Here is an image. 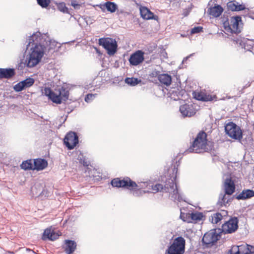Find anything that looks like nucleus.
<instances>
[{"mask_svg": "<svg viewBox=\"0 0 254 254\" xmlns=\"http://www.w3.org/2000/svg\"><path fill=\"white\" fill-rule=\"evenodd\" d=\"M47 36L40 32L33 33L27 39L26 43L27 56L26 64L28 67H33L39 64L46 53L45 41Z\"/></svg>", "mask_w": 254, "mask_h": 254, "instance_id": "obj_1", "label": "nucleus"}, {"mask_svg": "<svg viewBox=\"0 0 254 254\" xmlns=\"http://www.w3.org/2000/svg\"><path fill=\"white\" fill-rule=\"evenodd\" d=\"M176 177V175L173 179H168L164 187L160 184L151 186L153 192L155 193L160 191L163 192L169 193V197L171 200L174 201L177 200L179 202L183 200V197L179 192L176 183L175 182Z\"/></svg>", "mask_w": 254, "mask_h": 254, "instance_id": "obj_2", "label": "nucleus"}, {"mask_svg": "<svg viewBox=\"0 0 254 254\" xmlns=\"http://www.w3.org/2000/svg\"><path fill=\"white\" fill-rule=\"evenodd\" d=\"M207 145V134L204 131H200L185 153H200L205 152L208 149Z\"/></svg>", "mask_w": 254, "mask_h": 254, "instance_id": "obj_3", "label": "nucleus"}, {"mask_svg": "<svg viewBox=\"0 0 254 254\" xmlns=\"http://www.w3.org/2000/svg\"><path fill=\"white\" fill-rule=\"evenodd\" d=\"M46 96H48L53 102L61 104L62 101H65L68 99L69 91L67 88L62 87L56 91H53L50 88L46 87L43 92Z\"/></svg>", "mask_w": 254, "mask_h": 254, "instance_id": "obj_4", "label": "nucleus"}, {"mask_svg": "<svg viewBox=\"0 0 254 254\" xmlns=\"http://www.w3.org/2000/svg\"><path fill=\"white\" fill-rule=\"evenodd\" d=\"M242 22L241 17L236 16L231 17L230 19H228L223 22V26L227 32L232 34H237L241 32V27L240 23Z\"/></svg>", "mask_w": 254, "mask_h": 254, "instance_id": "obj_5", "label": "nucleus"}, {"mask_svg": "<svg viewBox=\"0 0 254 254\" xmlns=\"http://www.w3.org/2000/svg\"><path fill=\"white\" fill-rule=\"evenodd\" d=\"M185 240L182 237L175 239L172 244L168 248V254H183L185 249Z\"/></svg>", "mask_w": 254, "mask_h": 254, "instance_id": "obj_6", "label": "nucleus"}, {"mask_svg": "<svg viewBox=\"0 0 254 254\" xmlns=\"http://www.w3.org/2000/svg\"><path fill=\"white\" fill-rule=\"evenodd\" d=\"M225 131L233 139L240 140L243 137L241 128L233 122H229L225 126Z\"/></svg>", "mask_w": 254, "mask_h": 254, "instance_id": "obj_7", "label": "nucleus"}, {"mask_svg": "<svg viewBox=\"0 0 254 254\" xmlns=\"http://www.w3.org/2000/svg\"><path fill=\"white\" fill-rule=\"evenodd\" d=\"M42 35H46L47 38L44 42L46 57H51L55 52H60L63 47V44H61L54 40L51 39L47 33H43Z\"/></svg>", "mask_w": 254, "mask_h": 254, "instance_id": "obj_8", "label": "nucleus"}, {"mask_svg": "<svg viewBox=\"0 0 254 254\" xmlns=\"http://www.w3.org/2000/svg\"><path fill=\"white\" fill-rule=\"evenodd\" d=\"M99 44L107 51L110 56L114 55L117 52L118 45L115 39L111 38H100Z\"/></svg>", "mask_w": 254, "mask_h": 254, "instance_id": "obj_9", "label": "nucleus"}, {"mask_svg": "<svg viewBox=\"0 0 254 254\" xmlns=\"http://www.w3.org/2000/svg\"><path fill=\"white\" fill-rule=\"evenodd\" d=\"M111 184L113 187L126 188L128 190H133L138 187L137 184L128 177L122 180L118 178H115L112 180Z\"/></svg>", "mask_w": 254, "mask_h": 254, "instance_id": "obj_10", "label": "nucleus"}, {"mask_svg": "<svg viewBox=\"0 0 254 254\" xmlns=\"http://www.w3.org/2000/svg\"><path fill=\"white\" fill-rule=\"evenodd\" d=\"M221 231L220 228L214 229L211 231L206 233L203 236L202 242L208 246L214 244L221 238Z\"/></svg>", "mask_w": 254, "mask_h": 254, "instance_id": "obj_11", "label": "nucleus"}, {"mask_svg": "<svg viewBox=\"0 0 254 254\" xmlns=\"http://www.w3.org/2000/svg\"><path fill=\"white\" fill-rule=\"evenodd\" d=\"M238 222L237 217L231 218L222 225L221 228H220L221 234H226L234 233L238 228Z\"/></svg>", "mask_w": 254, "mask_h": 254, "instance_id": "obj_12", "label": "nucleus"}, {"mask_svg": "<svg viewBox=\"0 0 254 254\" xmlns=\"http://www.w3.org/2000/svg\"><path fill=\"white\" fill-rule=\"evenodd\" d=\"M228 254H254V247L248 244L233 246Z\"/></svg>", "mask_w": 254, "mask_h": 254, "instance_id": "obj_13", "label": "nucleus"}, {"mask_svg": "<svg viewBox=\"0 0 254 254\" xmlns=\"http://www.w3.org/2000/svg\"><path fill=\"white\" fill-rule=\"evenodd\" d=\"M231 39L237 44H239L244 47V49L247 51H249L253 54V49H254V42L252 41L242 39L241 37L237 36L235 37L233 36Z\"/></svg>", "mask_w": 254, "mask_h": 254, "instance_id": "obj_14", "label": "nucleus"}, {"mask_svg": "<svg viewBox=\"0 0 254 254\" xmlns=\"http://www.w3.org/2000/svg\"><path fill=\"white\" fill-rule=\"evenodd\" d=\"M64 143L68 149H73L78 143V137L77 134L72 131L68 132L64 138Z\"/></svg>", "mask_w": 254, "mask_h": 254, "instance_id": "obj_15", "label": "nucleus"}, {"mask_svg": "<svg viewBox=\"0 0 254 254\" xmlns=\"http://www.w3.org/2000/svg\"><path fill=\"white\" fill-rule=\"evenodd\" d=\"M192 103H186L180 107V112L184 117H190L195 115L196 110Z\"/></svg>", "mask_w": 254, "mask_h": 254, "instance_id": "obj_16", "label": "nucleus"}, {"mask_svg": "<svg viewBox=\"0 0 254 254\" xmlns=\"http://www.w3.org/2000/svg\"><path fill=\"white\" fill-rule=\"evenodd\" d=\"M144 53L138 50L132 53L128 59L129 63L131 65L137 66L141 64L144 60Z\"/></svg>", "mask_w": 254, "mask_h": 254, "instance_id": "obj_17", "label": "nucleus"}, {"mask_svg": "<svg viewBox=\"0 0 254 254\" xmlns=\"http://www.w3.org/2000/svg\"><path fill=\"white\" fill-rule=\"evenodd\" d=\"M141 17L146 20L153 19L157 20L158 16L154 15L148 8L145 6H141L139 8Z\"/></svg>", "mask_w": 254, "mask_h": 254, "instance_id": "obj_18", "label": "nucleus"}, {"mask_svg": "<svg viewBox=\"0 0 254 254\" xmlns=\"http://www.w3.org/2000/svg\"><path fill=\"white\" fill-rule=\"evenodd\" d=\"M228 212L227 211L221 210L220 212L212 214L209 217V220L213 224H217L222 220L224 217L226 216Z\"/></svg>", "mask_w": 254, "mask_h": 254, "instance_id": "obj_19", "label": "nucleus"}, {"mask_svg": "<svg viewBox=\"0 0 254 254\" xmlns=\"http://www.w3.org/2000/svg\"><path fill=\"white\" fill-rule=\"evenodd\" d=\"M224 187L225 189V192L228 195H231L233 194L235 190V185L234 182L232 180L228 178L225 180L224 182Z\"/></svg>", "mask_w": 254, "mask_h": 254, "instance_id": "obj_20", "label": "nucleus"}, {"mask_svg": "<svg viewBox=\"0 0 254 254\" xmlns=\"http://www.w3.org/2000/svg\"><path fill=\"white\" fill-rule=\"evenodd\" d=\"M64 244V250L66 254H72L76 248V243L74 241L65 240Z\"/></svg>", "mask_w": 254, "mask_h": 254, "instance_id": "obj_21", "label": "nucleus"}, {"mask_svg": "<svg viewBox=\"0 0 254 254\" xmlns=\"http://www.w3.org/2000/svg\"><path fill=\"white\" fill-rule=\"evenodd\" d=\"M59 235L55 233L51 228L46 229L43 233L42 239L45 240L48 239L51 241H54L58 238Z\"/></svg>", "mask_w": 254, "mask_h": 254, "instance_id": "obj_22", "label": "nucleus"}, {"mask_svg": "<svg viewBox=\"0 0 254 254\" xmlns=\"http://www.w3.org/2000/svg\"><path fill=\"white\" fill-rule=\"evenodd\" d=\"M254 196V190L250 189L244 190L240 194L236 196L238 200H245Z\"/></svg>", "mask_w": 254, "mask_h": 254, "instance_id": "obj_23", "label": "nucleus"}, {"mask_svg": "<svg viewBox=\"0 0 254 254\" xmlns=\"http://www.w3.org/2000/svg\"><path fill=\"white\" fill-rule=\"evenodd\" d=\"M227 6L229 10L231 11H240L245 9L246 7L244 5L240 4L237 1H231L227 3Z\"/></svg>", "mask_w": 254, "mask_h": 254, "instance_id": "obj_24", "label": "nucleus"}, {"mask_svg": "<svg viewBox=\"0 0 254 254\" xmlns=\"http://www.w3.org/2000/svg\"><path fill=\"white\" fill-rule=\"evenodd\" d=\"M15 74L13 68H0V79L10 78Z\"/></svg>", "mask_w": 254, "mask_h": 254, "instance_id": "obj_25", "label": "nucleus"}, {"mask_svg": "<svg viewBox=\"0 0 254 254\" xmlns=\"http://www.w3.org/2000/svg\"><path fill=\"white\" fill-rule=\"evenodd\" d=\"M33 170H42L45 169L48 165L47 162L44 159H36L34 160Z\"/></svg>", "mask_w": 254, "mask_h": 254, "instance_id": "obj_26", "label": "nucleus"}, {"mask_svg": "<svg viewBox=\"0 0 254 254\" xmlns=\"http://www.w3.org/2000/svg\"><path fill=\"white\" fill-rule=\"evenodd\" d=\"M223 11V8L219 5H215L210 7L208 10L210 15L213 17H219Z\"/></svg>", "mask_w": 254, "mask_h": 254, "instance_id": "obj_27", "label": "nucleus"}, {"mask_svg": "<svg viewBox=\"0 0 254 254\" xmlns=\"http://www.w3.org/2000/svg\"><path fill=\"white\" fill-rule=\"evenodd\" d=\"M158 80L161 84L167 86L170 85L172 82L171 76L167 73L161 74L159 75Z\"/></svg>", "mask_w": 254, "mask_h": 254, "instance_id": "obj_28", "label": "nucleus"}, {"mask_svg": "<svg viewBox=\"0 0 254 254\" xmlns=\"http://www.w3.org/2000/svg\"><path fill=\"white\" fill-rule=\"evenodd\" d=\"M185 93V90H180L179 88H176L172 90L170 93V97L175 101L181 100Z\"/></svg>", "mask_w": 254, "mask_h": 254, "instance_id": "obj_29", "label": "nucleus"}, {"mask_svg": "<svg viewBox=\"0 0 254 254\" xmlns=\"http://www.w3.org/2000/svg\"><path fill=\"white\" fill-rule=\"evenodd\" d=\"M225 192L221 193L219 196V199L217 203L219 206H226L229 203V199L226 197Z\"/></svg>", "mask_w": 254, "mask_h": 254, "instance_id": "obj_30", "label": "nucleus"}, {"mask_svg": "<svg viewBox=\"0 0 254 254\" xmlns=\"http://www.w3.org/2000/svg\"><path fill=\"white\" fill-rule=\"evenodd\" d=\"M137 185L138 186L137 188H136L133 190H133L132 194L134 196H140L141 194L140 189L147 186V183L146 182L138 183Z\"/></svg>", "mask_w": 254, "mask_h": 254, "instance_id": "obj_31", "label": "nucleus"}, {"mask_svg": "<svg viewBox=\"0 0 254 254\" xmlns=\"http://www.w3.org/2000/svg\"><path fill=\"white\" fill-rule=\"evenodd\" d=\"M21 169L24 170H33V162L31 159L23 161L22 164L20 165Z\"/></svg>", "mask_w": 254, "mask_h": 254, "instance_id": "obj_32", "label": "nucleus"}, {"mask_svg": "<svg viewBox=\"0 0 254 254\" xmlns=\"http://www.w3.org/2000/svg\"><path fill=\"white\" fill-rule=\"evenodd\" d=\"M104 6L107 9L108 11L114 12L117 9V5L113 2L107 1L105 3Z\"/></svg>", "mask_w": 254, "mask_h": 254, "instance_id": "obj_33", "label": "nucleus"}, {"mask_svg": "<svg viewBox=\"0 0 254 254\" xmlns=\"http://www.w3.org/2000/svg\"><path fill=\"white\" fill-rule=\"evenodd\" d=\"M196 98L198 100L202 101H209L213 100V97L210 95H206L203 93H198Z\"/></svg>", "mask_w": 254, "mask_h": 254, "instance_id": "obj_34", "label": "nucleus"}, {"mask_svg": "<svg viewBox=\"0 0 254 254\" xmlns=\"http://www.w3.org/2000/svg\"><path fill=\"white\" fill-rule=\"evenodd\" d=\"M125 82L130 86H133L141 82V80L136 78L127 77L125 79Z\"/></svg>", "mask_w": 254, "mask_h": 254, "instance_id": "obj_35", "label": "nucleus"}, {"mask_svg": "<svg viewBox=\"0 0 254 254\" xmlns=\"http://www.w3.org/2000/svg\"><path fill=\"white\" fill-rule=\"evenodd\" d=\"M25 88L31 86L34 83V80L32 78H27L26 79L21 81Z\"/></svg>", "mask_w": 254, "mask_h": 254, "instance_id": "obj_36", "label": "nucleus"}, {"mask_svg": "<svg viewBox=\"0 0 254 254\" xmlns=\"http://www.w3.org/2000/svg\"><path fill=\"white\" fill-rule=\"evenodd\" d=\"M58 9L63 13H68V8L65 6V4L64 2H60L57 4Z\"/></svg>", "mask_w": 254, "mask_h": 254, "instance_id": "obj_37", "label": "nucleus"}, {"mask_svg": "<svg viewBox=\"0 0 254 254\" xmlns=\"http://www.w3.org/2000/svg\"><path fill=\"white\" fill-rule=\"evenodd\" d=\"M38 4L43 8H46L49 5L51 0H37Z\"/></svg>", "mask_w": 254, "mask_h": 254, "instance_id": "obj_38", "label": "nucleus"}, {"mask_svg": "<svg viewBox=\"0 0 254 254\" xmlns=\"http://www.w3.org/2000/svg\"><path fill=\"white\" fill-rule=\"evenodd\" d=\"M203 215L201 213L197 212L194 213H191V218L193 220L198 221L202 219Z\"/></svg>", "mask_w": 254, "mask_h": 254, "instance_id": "obj_39", "label": "nucleus"}, {"mask_svg": "<svg viewBox=\"0 0 254 254\" xmlns=\"http://www.w3.org/2000/svg\"><path fill=\"white\" fill-rule=\"evenodd\" d=\"M13 89L16 92H20L25 89V88L21 81H20L14 86Z\"/></svg>", "mask_w": 254, "mask_h": 254, "instance_id": "obj_40", "label": "nucleus"}, {"mask_svg": "<svg viewBox=\"0 0 254 254\" xmlns=\"http://www.w3.org/2000/svg\"><path fill=\"white\" fill-rule=\"evenodd\" d=\"M96 96V94H88L85 97V101L89 103L95 99Z\"/></svg>", "mask_w": 254, "mask_h": 254, "instance_id": "obj_41", "label": "nucleus"}, {"mask_svg": "<svg viewBox=\"0 0 254 254\" xmlns=\"http://www.w3.org/2000/svg\"><path fill=\"white\" fill-rule=\"evenodd\" d=\"M203 28L201 26L194 27L191 30V34L198 33L202 31Z\"/></svg>", "mask_w": 254, "mask_h": 254, "instance_id": "obj_42", "label": "nucleus"}, {"mask_svg": "<svg viewBox=\"0 0 254 254\" xmlns=\"http://www.w3.org/2000/svg\"><path fill=\"white\" fill-rule=\"evenodd\" d=\"M161 74H160V71L156 69H155L153 70L149 74V75L151 77H159V75H160Z\"/></svg>", "mask_w": 254, "mask_h": 254, "instance_id": "obj_43", "label": "nucleus"}, {"mask_svg": "<svg viewBox=\"0 0 254 254\" xmlns=\"http://www.w3.org/2000/svg\"><path fill=\"white\" fill-rule=\"evenodd\" d=\"M71 42H68L63 43L62 44H63V47L60 49V51L63 49V51L65 52L66 51V47L64 46V45H65L66 44H70Z\"/></svg>", "mask_w": 254, "mask_h": 254, "instance_id": "obj_44", "label": "nucleus"}, {"mask_svg": "<svg viewBox=\"0 0 254 254\" xmlns=\"http://www.w3.org/2000/svg\"><path fill=\"white\" fill-rule=\"evenodd\" d=\"M71 5L73 6L74 7H75V6L78 5V4L75 3L74 2H71Z\"/></svg>", "mask_w": 254, "mask_h": 254, "instance_id": "obj_45", "label": "nucleus"}, {"mask_svg": "<svg viewBox=\"0 0 254 254\" xmlns=\"http://www.w3.org/2000/svg\"><path fill=\"white\" fill-rule=\"evenodd\" d=\"M194 54H190L189 56L186 57V59H188L189 57H190V56H192Z\"/></svg>", "mask_w": 254, "mask_h": 254, "instance_id": "obj_46", "label": "nucleus"}, {"mask_svg": "<svg viewBox=\"0 0 254 254\" xmlns=\"http://www.w3.org/2000/svg\"><path fill=\"white\" fill-rule=\"evenodd\" d=\"M175 171H176V173H177V169H176L175 168H174V170H173V172H174Z\"/></svg>", "mask_w": 254, "mask_h": 254, "instance_id": "obj_47", "label": "nucleus"}]
</instances>
